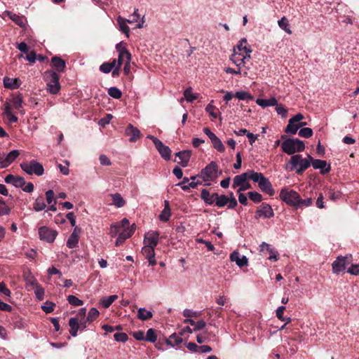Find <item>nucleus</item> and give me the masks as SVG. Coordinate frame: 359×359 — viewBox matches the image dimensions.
Masks as SVG:
<instances>
[{
	"label": "nucleus",
	"instance_id": "nucleus-60",
	"mask_svg": "<svg viewBox=\"0 0 359 359\" xmlns=\"http://www.w3.org/2000/svg\"><path fill=\"white\" fill-rule=\"evenodd\" d=\"M116 50L118 52V54H130L123 42H120L116 45Z\"/></svg>",
	"mask_w": 359,
	"mask_h": 359
},
{
	"label": "nucleus",
	"instance_id": "nucleus-6",
	"mask_svg": "<svg viewBox=\"0 0 359 359\" xmlns=\"http://www.w3.org/2000/svg\"><path fill=\"white\" fill-rule=\"evenodd\" d=\"M252 170H248L246 172L234 177L232 184L233 188L238 187L237 191L238 193L245 191L251 188L250 184L248 182V179H250Z\"/></svg>",
	"mask_w": 359,
	"mask_h": 359
},
{
	"label": "nucleus",
	"instance_id": "nucleus-7",
	"mask_svg": "<svg viewBox=\"0 0 359 359\" xmlns=\"http://www.w3.org/2000/svg\"><path fill=\"white\" fill-rule=\"evenodd\" d=\"M279 197L280 200L287 205L296 207L299 198V194L294 190L285 187L280 190Z\"/></svg>",
	"mask_w": 359,
	"mask_h": 359
},
{
	"label": "nucleus",
	"instance_id": "nucleus-63",
	"mask_svg": "<svg viewBox=\"0 0 359 359\" xmlns=\"http://www.w3.org/2000/svg\"><path fill=\"white\" fill-rule=\"evenodd\" d=\"M276 111L278 114L282 116L283 117H286L287 114V110L281 104L276 105Z\"/></svg>",
	"mask_w": 359,
	"mask_h": 359
},
{
	"label": "nucleus",
	"instance_id": "nucleus-9",
	"mask_svg": "<svg viewBox=\"0 0 359 359\" xmlns=\"http://www.w3.org/2000/svg\"><path fill=\"white\" fill-rule=\"evenodd\" d=\"M304 118L303 114L299 113L292 117L288 121V124L285 129V132L288 134L294 135L298 130L306 125L305 122H301Z\"/></svg>",
	"mask_w": 359,
	"mask_h": 359
},
{
	"label": "nucleus",
	"instance_id": "nucleus-3",
	"mask_svg": "<svg viewBox=\"0 0 359 359\" xmlns=\"http://www.w3.org/2000/svg\"><path fill=\"white\" fill-rule=\"evenodd\" d=\"M43 77L46 84L47 92L52 95L57 94L61 89L60 76L53 70H47L43 73Z\"/></svg>",
	"mask_w": 359,
	"mask_h": 359
},
{
	"label": "nucleus",
	"instance_id": "nucleus-24",
	"mask_svg": "<svg viewBox=\"0 0 359 359\" xmlns=\"http://www.w3.org/2000/svg\"><path fill=\"white\" fill-rule=\"evenodd\" d=\"M155 147L160 153L162 158L165 160L170 158L171 150L168 147L165 146L161 140L155 141Z\"/></svg>",
	"mask_w": 359,
	"mask_h": 359
},
{
	"label": "nucleus",
	"instance_id": "nucleus-25",
	"mask_svg": "<svg viewBox=\"0 0 359 359\" xmlns=\"http://www.w3.org/2000/svg\"><path fill=\"white\" fill-rule=\"evenodd\" d=\"M4 86L8 89H17L18 88L21 84L22 81L19 78H10V77H4Z\"/></svg>",
	"mask_w": 359,
	"mask_h": 359
},
{
	"label": "nucleus",
	"instance_id": "nucleus-50",
	"mask_svg": "<svg viewBox=\"0 0 359 359\" xmlns=\"http://www.w3.org/2000/svg\"><path fill=\"white\" fill-rule=\"evenodd\" d=\"M108 94L113 98L119 99L121 97L122 93L116 87H111L108 89Z\"/></svg>",
	"mask_w": 359,
	"mask_h": 359
},
{
	"label": "nucleus",
	"instance_id": "nucleus-64",
	"mask_svg": "<svg viewBox=\"0 0 359 359\" xmlns=\"http://www.w3.org/2000/svg\"><path fill=\"white\" fill-rule=\"evenodd\" d=\"M347 273L351 275L358 276L359 275V264H352L347 270Z\"/></svg>",
	"mask_w": 359,
	"mask_h": 359
},
{
	"label": "nucleus",
	"instance_id": "nucleus-18",
	"mask_svg": "<svg viewBox=\"0 0 359 359\" xmlns=\"http://www.w3.org/2000/svg\"><path fill=\"white\" fill-rule=\"evenodd\" d=\"M311 165H312L314 169L320 170L322 174L327 173L331 170L330 164L327 163V162L323 160L312 158Z\"/></svg>",
	"mask_w": 359,
	"mask_h": 359
},
{
	"label": "nucleus",
	"instance_id": "nucleus-47",
	"mask_svg": "<svg viewBox=\"0 0 359 359\" xmlns=\"http://www.w3.org/2000/svg\"><path fill=\"white\" fill-rule=\"evenodd\" d=\"M67 299L69 304L74 306H79L83 304V302L74 295H69Z\"/></svg>",
	"mask_w": 359,
	"mask_h": 359
},
{
	"label": "nucleus",
	"instance_id": "nucleus-16",
	"mask_svg": "<svg viewBox=\"0 0 359 359\" xmlns=\"http://www.w3.org/2000/svg\"><path fill=\"white\" fill-rule=\"evenodd\" d=\"M197 176H192L190 177L191 182L185 184V182H189V178L184 177L181 182H179L177 185L180 186L183 191H187L190 189H196L198 185L201 184L202 182L199 180H196Z\"/></svg>",
	"mask_w": 359,
	"mask_h": 359
},
{
	"label": "nucleus",
	"instance_id": "nucleus-33",
	"mask_svg": "<svg viewBox=\"0 0 359 359\" xmlns=\"http://www.w3.org/2000/svg\"><path fill=\"white\" fill-rule=\"evenodd\" d=\"M182 342V336L179 334L173 333L168 339H165L166 344L175 347Z\"/></svg>",
	"mask_w": 359,
	"mask_h": 359
},
{
	"label": "nucleus",
	"instance_id": "nucleus-42",
	"mask_svg": "<svg viewBox=\"0 0 359 359\" xmlns=\"http://www.w3.org/2000/svg\"><path fill=\"white\" fill-rule=\"evenodd\" d=\"M212 102L213 100L206 106L205 111L212 118L215 119L218 117L219 112V110L212 104Z\"/></svg>",
	"mask_w": 359,
	"mask_h": 359
},
{
	"label": "nucleus",
	"instance_id": "nucleus-58",
	"mask_svg": "<svg viewBox=\"0 0 359 359\" xmlns=\"http://www.w3.org/2000/svg\"><path fill=\"white\" fill-rule=\"evenodd\" d=\"M34 294L36 299L42 300L44 296V289L41 285H36V287H34Z\"/></svg>",
	"mask_w": 359,
	"mask_h": 359
},
{
	"label": "nucleus",
	"instance_id": "nucleus-28",
	"mask_svg": "<svg viewBox=\"0 0 359 359\" xmlns=\"http://www.w3.org/2000/svg\"><path fill=\"white\" fill-rule=\"evenodd\" d=\"M264 246H266V250H267L269 253V259L277 261L278 259V251L272 248L269 244L262 242L260 245V251H264Z\"/></svg>",
	"mask_w": 359,
	"mask_h": 359
},
{
	"label": "nucleus",
	"instance_id": "nucleus-17",
	"mask_svg": "<svg viewBox=\"0 0 359 359\" xmlns=\"http://www.w3.org/2000/svg\"><path fill=\"white\" fill-rule=\"evenodd\" d=\"M159 233L157 231H149L144 235V245L155 248L158 243Z\"/></svg>",
	"mask_w": 359,
	"mask_h": 359
},
{
	"label": "nucleus",
	"instance_id": "nucleus-14",
	"mask_svg": "<svg viewBox=\"0 0 359 359\" xmlns=\"http://www.w3.org/2000/svg\"><path fill=\"white\" fill-rule=\"evenodd\" d=\"M131 60V54H124L121 53L118 54V58L114 59L112 60L113 62H115V70L113 71V75H118L119 74L120 69L121 66L125 64L126 62H130Z\"/></svg>",
	"mask_w": 359,
	"mask_h": 359
},
{
	"label": "nucleus",
	"instance_id": "nucleus-26",
	"mask_svg": "<svg viewBox=\"0 0 359 359\" xmlns=\"http://www.w3.org/2000/svg\"><path fill=\"white\" fill-rule=\"evenodd\" d=\"M176 157L178 158V160H175L177 163L182 167H186L189 161L191 152L188 150L179 151L176 154Z\"/></svg>",
	"mask_w": 359,
	"mask_h": 359
},
{
	"label": "nucleus",
	"instance_id": "nucleus-37",
	"mask_svg": "<svg viewBox=\"0 0 359 359\" xmlns=\"http://www.w3.org/2000/svg\"><path fill=\"white\" fill-rule=\"evenodd\" d=\"M112 199V204L114 205L117 208H122L126 204V201L121 196V195L118 193L112 194L110 195Z\"/></svg>",
	"mask_w": 359,
	"mask_h": 359
},
{
	"label": "nucleus",
	"instance_id": "nucleus-52",
	"mask_svg": "<svg viewBox=\"0 0 359 359\" xmlns=\"http://www.w3.org/2000/svg\"><path fill=\"white\" fill-rule=\"evenodd\" d=\"M184 99L189 102H192L197 98V96L192 93L191 88H187L184 92Z\"/></svg>",
	"mask_w": 359,
	"mask_h": 359
},
{
	"label": "nucleus",
	"instance_id": "nucleus-10",
	"mask_svg": "<svg viewBox=\"0 0 359 359\" xmlns=\"http://www.w3.org/2000/svg\"><path fill=\"white\" fill-rule=\"evenodd\" d=\"M352 259L351 255L339 256L332 264V272L336 274L344 271Z\"/></svg>",
	"mask_w": 359,
	"mask_h": 359
},
{
	"label": "nucleus",
	"instance_id": "nucleus-45",
	"mask_svg": "<svg viewBox=\"0 0 359 359\" xmlns=\"http://www.w3.org/2000/svg\"><path fill=\"white\" fill-rule=\"evenodd\" d=\"M228 202H229V198L227 196H226L225 195L219 196L217 194V196L215 197V203L217 207H219V208L224 207L228 204Z\"/></svg>",
	"mask_w": 359,
	"mask_h": 359
},
{
	"label": "nucleus",
	"instance_id": "nucleus-56",
	"mask_svg": "<svg viewBox=\"0 0 359 359\" xmlns=\"http://www.w3.org/2000/svg\"><path fill=\"white\" fill-rule=\"evenodd\" d=\"M140 18L138 9H135L133 13L130 15L129 19H127L128 23L133 24L137 22Z\"/></svg>",
	"mask_w": 359,
	"mask_h": 359
},
{
	"label": "nucleus",
	"instance_id": "nucleus-44",
	"mask_svg": "<svg viewBox=\"0 0 359 359\" xmlns=\"http://www.w3.org/2000/svg\"><path fill=\"white\" fill-rule=\"evenodd\" d=\"M99 311L96 308L93 307L88 311L86 321L89 323H92L99 316Z\"/></svg>",
	"mask_w": 359,
	"mask_h": 359
},
{
	"label": "nucleus",
	"instance_id": "nucleus-21",
	"mask_svg": "<svg viewBox=\"0 0 359 359\" xmlns=\"http://www.w3.org/2000/svg\"><path fill=\"white\" fill-rule=\"evenodd\" d=\"M230 260L235 262L239 267L248 266V259L245 255H241L238 251H233L230 255Z\"/></svg>",
	"mask_w": 359,
	"mask_h": 359
},
{
	"label": "nucleus",
	"instance_id": "nucleus-53",
	"mask_svg": "<svg viewBox=\"0 0 359 359\" xmlns=\"http://www.w3.org/2000/svg\"><path fill=\"white\" fill-rule=\"evenodd\" d=\"M12 106L15 109H20L22 107V99L20 96H16L11 100Z\"/></svg>",
	"mask_w": 359,
	"mask_h": 359
},
{
	"label": "nucleus",
	"instance_id": "nucleus-40",
	"mask_svg": "<svg viewBox=\"0 0 359 359\" xmlns=\"http://www.w3.org/2000/svg\"><path fill=\"white\" fill-rule=\"evenodd\" d=\"M118 299V296L116 294L104 297L100 300V304L104 309L109 308L112 303Z\"/></svg>",
	"mask_w": 359,
	"mask_h": 359
},
{
	"label": "nucleus",
	"instance_id": "nucleus-30",
	"mask_svg": "<svg viewBox=\"0 0 359 359\" xmlns=\"http://www.w3.org/2000/svg\"><path fill=\"white\" fill-rule=\"evenodd\" d=\"M52 66L58 72H62L66 67V63L62 58L55 56L51 58Z\"/></svg>",
	"mask_w": 359,
	"mask_h": 359
},
{
	"label": "nucleus",
	"instance_id": "nucleus-20",
	"mask_svg": "<svg viewBox=\"0 0 359 359\" xmlns=\"http://www.w3.org/2000/svg\"><path fill=\"white\" fill-rule=\"evenodd\" d=\"M80 233L81 229H79L78 226H75L67 241V246L69 248H74L77 246L79 243Z\"/></svg>",
	"mask_w": 359,
	"mask_h": 359
},
{
	"label": "nucleus",
	"instance_id": "nucleus-35",
	"mask_svg": "<svg viewBox=\"0 0 359 359\" xmlns=\"http://www.w3.org/2000/svg\"><path fill=\"white\" fill-rule=\"evenodd\" d=\"M256 103L263 107V108H265V107H272V106H276L278 103V101L275 98V97H271L269 99H260V98H257L256 100Z\"/></svg>",
	"mask_w": 359,
	"mask_h": 359
},
{
	"label": "nucleus",
	"instance_id": "nucleus-12",
	"mask_svg": "<svg viewBox=\"0 0 359 359\" xmlns=\"http://www.w3.org/2000/svg\"><path fill=\"white\" fill-rule=\"evenodd\" d=\"M18 150H12L8 154L0 153V168H5L10 165L19 156Z\"/></svg>",
	"mask_w": 359,
	"mask_h": 359
},
{
	"label": "nucleus",
	"instance_id": "nucleus-51",
	"mask_svg": "<svg viewBox=\"0 0 359 359\" xmlns=\"http://www.w3.org/2000/svg\"><path fill=\"white\" fill-rule=\"evenodd\" d=\"M248 196L250 199L252 200L255 203H260L263 199L262 194L257 191H250L248 193Z\"/></svg>",
	"mask_w": 359,
	"mask_h": 359
},
{
	"label": "nucleus",
	"instance_id": "nucleus-57",
	"mask_svg": "<svg viewBox=\"0 0 359 359\" xmlns=\"http://www.w3.org/2000/svg\"><path fill=\"white\" fill-rule=\"evenodd\" d=\"M55 304L51 302H46L41 309L46 313H50L53 311Z\"/></svg>",
	"mask_w": 359,
	"mask_h": 359
},
{
	"label": "nucleus",
	"instance_id": "nucleus-23",
	"mask_svg": "<svg viewBox=\"0 0 359 359\" xmlns=\"http://www.w3.org/2000/svg\"><path fill=\"white\" fill-rule=\"evenodd\" d=\"M142 252L148 260L149 265L154 266L156 264L155 259L154 248L144 245L142 248Z\"/></svg>",
	"mask_w": 359,
	"mask_h": 359
},
{
	"label": "nucleus",
	"instance_id": "nucleus-13",
	"mask_svg": "<svg viewBox=\"0 0 359 359\" xmlns=\"http://www.w3.org/2000/svg\"><path fill=\"white\" fill-rule=\"evenodd\" d=\"M39 235L41 240L48 243H53L57 235V231L47 226H41L39 229Z\"/></svg>",
	"mask_w": 359,
	"mask_h": 359
},
{
	"label": "nucleus",
	"instance_id": "nucleus-43",
	"mask_svg": "<svg viewBox=\"0 0 359 359\" xmlns=\"http://www.w3.org/2000/svg\"><path fill=\"white\" fill-rule=\"evenodd\" d=\"M46 207V205L44 203L43 197L40 196L35 200L33 208L36 212H39L43 210Z\"/></svg>",
	"mask_w": 359,
	"mask_h": 359
},
{
	"label": "nucleus",
	"instance_id": "nucleus-36",
	"mask_svg": "<svg viewBox=\"0 0 359 359\" xmlns=\"http://www.w3.org/2000/svg\"><path fill=\"white\" fill-rule=\"evenodd\" d=\"M137 317L141 320H147L153 317V313L145 308H140L137 311Z\"/></svg>",
	"mask_w": 359,
	"mask_h": 359
},
{
	"label": "nucleus",
	"instance_id": "nucleus-5",
	"mask_svg": "<svg viewBox=\"0 0 359 359\" xmlns=\"http://www.w3.org/2000/svg\"><path fill=\"white\" fill-rule=\"evenodd\" d=\"M250 180L258 183V186L262 191L266 193L271 196L275 194L271 183L262 173L252 171Z\"/></svg>",
	"mask_w": 359,
	"mask_h": 359
},
{
	"label": "nucleus",
	"instance_id": "nucleus-4",
	"mask_svg": "<svg viewBox=\"0 0 359 359\" xmlns=\"http://www.w3.org/2000/svg\"><path fill=\"white\" fill-rule=\"evenodd\" d=\"M281 149L283 152L289 155L302 152L305 149L304 142L297 138H287L281 143Z\"/></svg>",
	"mask_w": 359,
	"mask_h": 359
},
{
	"label": "nucleus",
	"instance_id": "nucleus-62",
	"mask_svg": "<svg viewBox=\"0 0 359 359\" xmlns=\"http://www.w3.org/2000/svg\"><path fill=\"white\" fill-rule=\"evenodd\" d=\"M200 313L193 311L191 309H186L183 311V316L187 318L194 317L196 318L199 316Z\"/></svg>",
	"mask_w": 359,
	"mask_h": 359
},
{
	"label": "nucleus",
	"instance_id": "nucleus-61",
	"mask_svg": "<svg viewBox=\"0 0 359 359\" xmlns=\"http://www.w3.org/2000/svg\"><path fill=\"white\" fill-rule=\"evenodd\" d=\"M114 337L116 341L119 342H126L128 339V335L123 332L116 333Z\"/></svg>",
	"mask_w": 359,
	"mask_h": 359
},
{
	"label": "nucleus",
	"instance_id": "nucleus-48",
	"mask_svg": "<svg viewBox=\"0 0 359 359\" xmlns=\"http://www.w3.org/2000/svg\"><path fill=\"white\" fill-rule=\"evenodd\" d=\"M297 201H298L297 203H298V204L296 205V208L309 207L313 203L312 199L311 198H307L306 199H302L300 198L299 195V198Z\"/></svg>",
	"mask_w": 359,
	"mask_h": 359
},
{
	"label": "nucleus",
	"instance_id": "nucleus-29",
	"mask_svg": "<svg viewBox=\"0 0 359 359\" xmlns=\"http://www.w3.org/2000/svg\"><path fill=\"white\" fill-rule=\"evenodd\" d=\"M117 23L119 27V29L123 32L128 38L130 36V27L127 25L128 23L127 19L118 16L116 18Z\"/></svg>",
	"mask_w": 359,
	"mask_h": 359
},
{
	"label": "nucleus",
	"instance_id": "nucleus-19",
	"mask_svg": "<svg viewBox=\"0 0 359 359\" xmlns=\"http://www.w3.org/2000/svg\"><path fill=\"white\" fill-rule=\"evenodd\" d=\"M5 16L8 17L12 21H13L16 25H18L20 27H25L26 25V19L22 15H19L9 11H6L3 13L2 17L4 18Z\"/></svg>",
	"mask_w": 359,
	"mask_h": 359
},
{
	"label": "nucleus",
	"instance_id": "nucleus-54",
	"mask_svg": "<svg viewBox=\"0 0 359 359\" xmlns=\"http://www.w3.org/2000/svg\"><path fill=\"white\" fill-rule=\"evenodd\" d=\"M299 135L304 138H309L313 135V130L310 128H303L299 130Z\"/></svg>",
	"mask_w": 359,
	"mask_h": 359
},
{
	"label": "nucleus",
	"instance_id": "nucleus-46",
	"mask_svg": "<svg viewBox=\"0 0 359 359\" xmlns=\"http://www.w3.org/2000/svg\"><path fill=\"white\" fill-rule=\"evenodd\" d=\"M234 96L238 99L239 100H252L253 97L250 93L246 91H237Z\"/></svg>",
	"mask_w": 359,
	"mask_h": 359
},
{
	"label": "nucleus",
	"instance_id": "nucleus-34",
	"mask_svg": "<svg viewBox=\"0 0 359 359\" xmlns=\"http://www.w3.org/2000/svg\"><path fill=\"white\" fill-rule=\"evenodd\" d=\"M69 333L72 337H76L78 330L80 329L79 320L76 318H71L69 320Z\"/></svg>",
	"mask_w": 359,
	"mask_h": 359
},
{
	"label": "nucleus",
	"instance_id": "nucleus-15",
	"mask_svg": "<svg viewBox=\"0 0 359 359\" xmlns=\"http://www.w3.org/2000/svg\"><path fill=\"white\" fill-rule=\"evenodd\" d=\"M258 217L271 218L274 216L271 206L267 203H262L256 211Z\"/></svg>",
	"mask_w": 359,
	"mask_h": 359
},
{
	"label": "nucleus",
	"instance_id": "nucleus-49",
	"mask_svg": "<svg viewBox=\"0 0 359 359\" xmlns=\"http://www.w3.org/2000/svg\"><path fill=\"white\" fill-rule=\"evenodd\" d=\"M157 337L155 333V330L152 328H149L146 334L144 340L154 343L156 341Z\"/></svg>",
	"mask_w": 359,
	"mask_h": 359
},
{
	"label": "nucleus",
	"instance_id": "nucleus-27",
	"mask_svg": "<svg viewBox=\"0 0 359 359\" xmlns=\"http://www.w3.org/2000/svg\"><path fill=\"white\" fill-rule=\"evenodd\" d=\"M126 134L130 137V141L134 142L140 137V131L132 124H129L126 129Z\"/></svg>",
	"mask_w": 359,
	"mask_h": 359
},
{
	"label": "nucleus",
	"instance_id": "nucleus-2",
	"mask_svg": "<svg viewBox=\"0 0 359 359\" xmlns=\"http://www.w3.org/2000/svg\"><path fill=\"white\" fill-rule=\"evenodd\" d=\"M311 161L312 157L310 155L307 158H304L300 154H295L291 156L286 168L300 174L310 167Z\"/></svg>",
	"mask_w": 359,
	"mask_h": 359
},
{
	"label": "nucleus",
	"instance_id": "nucleus-38",
	"mask_svg": "<svg viewBox=\"0 0 359 359\" xmlns=\"http://www.w3.org/2000/svg\"><path fill=\"white\" fill-rule=\"evenodd\" d=\"M135 229V224H133L131 226H130L128 225L126 227H121L118 235H120V236L123 235L124 237V239L126 240L133 234Z\"/></svg>",
	"mask_w": 359,
	"mask_h": 359
},
{
	"label": "nucleus",
	"instance_id": "nucleus-59",
	"mask_svg": "<svg viewBox=\"0 0 359 359\" xmlns=\"http://www.w3.org/2000/svg\"><path fill=\"white\" fill-rule=\"evenodd\" d=\"M0 294H4L6 297H11V290L6 287L4 282H0Z\"/></svg>",
	"mask_w": 359,
	"mask_h": 359
},
{
	"label": "nucleus",
	"instance_id": "nucleus-41",
	"mask_svg": "<svg viewBox=\"0 0 359 359\" xmlns=\"http://www.w3.org/2000/svg\"><path fill=\"white\" fill-rule=\"evenodd\" d=\"M100 70L104 74H109L112 70H115V62L112 61L104 62L100 66Z\"/></svg>",
	"mask_w": 359,
	"mask_h": 359
},
{
	"label": "nucleus",
	"instance_id": "nucleus-55",
	"mask_svg": "<svg viewBox=\"0 0 359 359\" xmlns=\"http://www.w3.org/2000/svg\"><path fill=\"white\" fill-rule=\"evenodd\" d=\"M11 209L6 204V203L0 200V216L1 215H7L10 213Z\"/></svg>",
	"mask_w": 359,
	"mask_h": 359
},
{
	"label": "nucleus",
	"instance_id": "nucleus-11",
	"mask_svg": "<svg viewBox=\"0 0 359 359\" xmlns=\"http://www.w3.org/2000/svg\"><path fill=\"white\" fill-rule=\"evenodd\" d=\"M217 165L215 162H210L201 170V176L205 182L211 181L217 177Z\"/></svg>",
	"mask_w": 359,
	"mask_h": 359
},
{
	"label": "nucleus",
	"instance_id": "nucleus-32",
	"mask_svg": "<svg viewBox=\"0 0 359 359\" xmlns=\"http://www.w3.org/2000/svg\"><path fill=\"white\" fill-rule=\"evenodd\" d=\"M171 216L170 204L168 201H164V208L159 215V219L161 222H168Z\"/></svg>",
	"mask_w": 359,
	"mask_h": 359
},
{
	"label": "nucleus",
	"instance_id": "nucleus-22",
	"mask_svg": "<svg viewBox=\"0 0 359 359\" xmlns=\"http://www.w3.org/2000/svg\"><path fill=\"white\" fill-rule=\"evenodd\" d=\"M130 225L129 220L123 218L121 222L112 224L110 226L109 234L111 237L116 236L121 231V227Z\"/></svg>",
	"mask_w": 359,
	"mask_h": 359
},
{
	"label": "nucleus",
	"instance_id": "nucleus-39",
	"mask_svg": "<svg viewBox=\"0 0 359 359\" xmlns=\"http://www.w3.org/2000/svg\"><path fill=\"white\" fill-rule=\"evenodd\" d=\"M278 25L279 27L284 30L286 33L290 34H292V30L290 29V26L289 24L288 20L285 17H282L278 21Z\"/></svg>",
	"mask_w": 359,
	"mask_h": 359
},
{
	"label": "nucleus",
	"instance_id": "nucleus-1",
	"mask_svg": "<svg viewBox=\"0 0 359 359\" xmlns=\"http://www.w3.org/2000/svg\"><path fill=\"white\" fill-rule=\"evenodd\" d=\"M252 50L248 44L245 38L241 39L236 47L233 48V53L230 57V60L239 68L245 66L246 61L251 57Z\"/></svg>",
	"mask_w": 359,
	"mask_h": 359
},
{
	"label": "nucleus",
	"instance_id": "nucleus-31",
	"mask_svg": "<svg viewBox=\"0 0 359 359\" xmlns=\"http://www.w3.org/2000/svg\"><path fill=\"white\" fill-rule=\"evenodd\" d=\"M217 196V193H214L210 194V192L207 189H203L201 194V198L204 201V202L208 205H212L215 201V197Z\"/></svg>",
	"mask_w": 359,
	"mask_h": 359
},
{
	"label": "nucleus",
	"instance_id": "nucleus-8",
	"mask_svg": "<svg viewBox=\"0 0 359 359\" xmlns=\"http://www.w3.org/2000/svg\"><path fill=\"white\" fill-rule=\"evenodd\" d=\"M20 168L28 175L41 176L44 172L43 165L35 160L20 163Z\"/></svg>",
	"mask_w": 359,
	"mask_h": 359
}]
</instances>
